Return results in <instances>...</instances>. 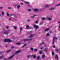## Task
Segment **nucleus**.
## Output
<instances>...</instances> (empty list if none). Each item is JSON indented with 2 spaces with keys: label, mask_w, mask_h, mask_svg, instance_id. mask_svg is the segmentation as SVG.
I'll return each instance as SVG.
<instances>
[{
  "label": "nucleus",
  "mask_w": 60,
  "mask_h": 60,
  "mask_svg": "<svg viewBox=\"0 0 60 60\" xmlns=\"http://www.w3.org/2000/svg\"><path fill=\"white\" fill-rule=\"evenodd\" d=\"M4 42H11L12 41L9 39H5L4 41Z\"/></svg>",
  "instance_id": "nucleus-1"
},
{
  "label": "nucleus",
  "mask_w": 60,
  "mask_h": 60,
  "mask_svg": "<svg viewBox=\"0 0 60 60\" xmlns=\"http://www.w3.org/2000/svg\"><path fill=\"white\" fill-rule=\"evenodd\" d=\"M21 52V51H16L15 52L14 55H16L17 54H19V53L20 52Z\"/></svg>",
  "instance_id": "nucleus-2"
},
{
  "label": "nucleus",
  "mask_w": 60,
  "mask_h": 60,
  "mask_svg": "<svg viewBox=\"0 0 60 60\" xmlns=\"http://www.w3.org/2000/svg\"><path fill=\"white\" fill-rule=\"evenodd\" d=\"M55 37H53V41L52 43V45H54V43H55Z\"/></svg>",
  "instance_id": "nucleus-3"
},
{
  "label": "nucleus",
  "mask_w": 60,
  "mask_h": 60,
  "mask_svg": "<svg viewBox=\"0 0 60 60\" xmlns=\"http://www.w3.org/2000/svg\"><path fill=\"white\" fill-rule=\"evenodd\" d=\"M34 27L36 29H38L39 28V26H37V25H36L35 24L34 25Z\"/></svg>",
  "instance_id": "nucleus-4"
},
{
  "label": "nucleus",
  "mask_w": 60,
  "mask_h": 60,
  "mask_svg": "<svg viewBox=\"0 0 60 60\" xmlns=\"http://www.w3.org/2000/svg\"><path fill=\"white\" fill-rule=\"evenodd\" d=\"M9 34V33L7 32H5L4 33V34Z\"/></svg>",
  "instance_id": "nucleus-5"
},
{
  "label": "nucleus",
  "mask_w": 60,
  "mask_h": 60,
  "mask_svg": "<svg viewBox=\"0 0 60 60\" xmlns=\"http://www.w3.org/2000/svg\"><path fill=\"white\" fill-rule=\"evenodd\" d=\"M50 6V5H45L44 6V7H49Z\"/></svg>",
  "instance_id": "nucleus-6"
},
{
  "label": "nucleus",
  "mask_w": 60,
  "mask_h": 60,
  "mask_svg": "<svg viewBox=\"0 0 60 60\" xmlns=\"http://www.w3.org/2000/svg\"><path fill=\"white\" fill-rule=\"evenodd\" d=\"M14 56V55H13L11 56L10 57L8 58V60L10 59H11V58H12Z\"/></svg>",
  "instance_id": "nucleus-7"
},
{
  "label": "nucleus",
  "mask_w": 60,
  "mask_h": 60,
  "mask_svg": "<svg viewBox=\"0 0 60 60\" xmlns=\"http://www.w3.org/2000/svg\"><path fill=\"white\" fill-rule=\"evenodd\" d=\"M34 36V35L32 34L30 35V36H29V37L30 38H32V37H33Z\"/></svg>",
  "instance_id": "nucleus-8"
},
{
  "label": "nucleus",
  "mask_w": 60,
  "mask_h": 60,
  "mask_svg": "<svg viewBox=\"0 0 60 60\" xmlns=\"http://www.w3.org/2000/svg\"><path fill=\"white\" fill-rule=\"evenodd\" d=\"M32 38H31V39H26V41H31V40H32Z\"/></svg>",
  "instance_id": "nucleus-9"
},
{
  "label": "nucleus",
  "mask_w": 60,
  "mask_h": 60,
  "mask_svg": "<svg viewBox=\"0 0 60 60\" xmlns=\"http://www.w3.org/2000/svg\"><path fill=\"white\" fill-rule=\"evenodd\" d=\"M48 49H44V51L45 52V53H47V52H48Z\"/></svg>",
  "instance_id": "nucleus-10"
},
{
  "label": "nucleus",
  "mask_w": 60,
  "mask_h": 60,
  "mask_svg": "<svg viewBox=\"0 0 60 60\" xmlns=\"http://www.w3.org/2000/svg\"><path fill=\"white\" fill-rule=\"evenodd\" d=\"M34 11H38V9H34Z\"/></svg>",
  "instance_id": "nucleus-11"
},
{
  "label": "nucleus",
  "mask_w": 60,
  "mask_h": 60,
  "mask_svg": "<svg viewBox=\"0 0 60 60\" xmlns=\"http://www.w3.org/2000/svg\"><path fill=\"white\" fill-rule=\"evenodd\" d=\"M55 58L56 59V58L58 59V55H56Z\"/></svg>",
  "instance_id": "nucleus-12"
},
{
  "label": "nucleus",
  "mask_w": 60,
  "mask_h": 60,
  "mask_svg": "<svg viewBox=\"0 0 60 60\" xmlns=\"http://www.w3.org/2000/svg\"><path fill=\"white\" fill-rule=\"evenodd\" d=\"M42 57L43 58H44L45 57V55L44 54H43L42 55Z\"/></svg>",
  "instance_id": "nucleus-13"
},
{
  "label": "nucleus",
  "mask_w": 60,
  "mask_h": 60,
  "mask_svg": "<svg viewBox=\"0 0 60 60\" xmlns=\"http://www.w3.org/2000/svg\"><path fill=\"white\" fill-rule=\"evenodd\" d=\"M17 4H13L15 8H16V6H17Z\"/></svg>",
  "instance_id": "nucleus-14"
},
{
  "label": "nucleus",
  "mask_w": 60,
  "mask_h": 60,
  "mask_svg": "<svg viewBox=\"0 0 60 60\" xmlns=\"http://www.w3.org/2000/svg\"><path fill=\"white\" fill-rule=\"evenodd\" d=\"M49 28H48L47 29H46L45 30V32H47V31H49Z\"/></svg>",
  "instance_id": "nucleus-15"
},
{
  "label": "nucleus",
  "mask_w": 60,
  "mask_h": 60,
  "mask_svg": "<svg viewBox=\"0 0 60 60\" xmlns=\"http://www.w3.org/2000/svg\"><path fill=\"white\" fill-rule=\"evenodd\" d=\"M4 56V55H2V56H0V59H1L2 58H3Z\"/></svg>",
  "instance_id": "nucleus-16"
},
{
  "label": "nucleus",
  "mask_w": 60,
  "mask_h": 60,
  "mask_svg": "<svg viewBox=\"0 0 60 60\" xmlns=\"http://www.w3.org/2000/svg\"><path fill=\"white\" fill-rule=\"evenodd\" d=\"M20 5H18V6H17V8L18 9H19V8H20Z\"/></svg>",
  "instance_id": "nucleus-17"
},
{
  "label": "nucleus",
  "mask_w": 60,
  "mask_h": 60,
  "mask_svg": "<svg viewBox=\"0 0 60 60\" xmlns=\"http://www.w3.org/2000/svg\"><path fill=\"white\" fill-rule=\"evenodd\" d=\"M22 29H23V28L22 27H21L20 28V33H21V31L22 30Z\"/></svg>",
  "instance_id": "nucleus-18"
},
{
  "label": "nucleus",
  "mask_w": 60,
  "mask_h": 60,
  "mask_svg": "<svg viewBox=\"0 0 60 60\" xmlns=\"http://www.w3.org/2000/svg\"><path fill=\"white\" fill-rule=\"evenodd\" d=\"M25 3H26V4H30V3L28 2L25 1Z\"/></svg>",
  "instance_id": "nucleus-19"
},
{
  "label": "nucleus",
  "mask_w": 60,
  "mask_h": 60,
  "mask_svg": "<svg viewBox=\"0 0 60 60\" xmlns=\"http://www.w3.org/2000/svg\"><path fill=\"white\" fill-rule=\"evenodd\" d=\"M11 51V50H8L6 51L7 53H9Z\"/></svg>",
  "instance_id": "nucleus-20"
},
{
  "label": "nucleus",
  "mask_w": 60,
  "mask_h": 60,
  "mask_svg": "<svg viewBox=\"0 0 60 60\" xmlns=\"http://www.w3.org/2000/svg\"><path fill=\"white\" fill-rule=\"evenodd\" d=\"M55 9V8H50V10H54Z\"/></svg>",
  "instance_id": "nucleus-21"
},
{
  "label": "nucleus",
  "mask_w": 60,
  "mask_h": 60,
  "mask_svg": "<svg viewBox=\"0 0 60 60\" xmlns=\"http://www.w3.org/2000/svg\"><path fill=\"white\" fill-rule=\"evenodd\" d=\"M26 44H25L24 45H23L22 46V48H24V47H25V46H26Z\"/></svg>",
  "instance_id": "nucleus-22"
},
{
  "label": "nucleus",
  "mask_w": 60,
  "mask_h": 60,
  "mask_svg": "<svg viewBox=\"0 0 60 60\" xmlns=\"http://www.w3.org/2000/svg\"><path fill=\"white\" fill-rule=\"evenodd\" d=\"M30 50H32V51H34V49L32 47H31L30 48Z\"/></svg>",
  "instance_id": "nucleus-23"
},
{
  "label": "nucleus",
  "mask_w": 60,
  "mask_h": 60,
  "mask_svg": "<svg viewBox=\"0 0 60 60\" xmlns=\"http://www.w3.org/2000/svg\"><path fill=\"white\" fill-rule=\"evenodd\" d=\"M52 55H54V52L53 51L52 52Z\"/></svg>",
  "instance_id": "nucleus-24"
},
{
  "label": "nucleus",
  "mask_w": 60,
  "mask_h": 60,
  "mask_svg": "<svg viewBox=\"0 0 60 60\" xmlns=\"http://www.w3.org/2000/svg\"><path fill=\"white\" fill-rule=\"evenodd\" d=\"M2 14L3 15H4V12L2 11Z\"/></svg>",
  "instance_id": "nucleus-25"
},
{
  "label": "nucleus",
  "mask_w": 60,
  "mask_h": 60,
  "mask_svg": "<svg viewBox=\"0 0 60 60\" xmlns=\"http://www.w3.org/2000/svg\"><path fill=\"white\" fill-rule=\"evenodd\" d=\"M39 53L40 54H41L42 53V52L40 51V52H39Z\"/></svg>",
  "instance_id": "nucleus-26"
},
{
  "label": "nucleus",
  "mask_w": 60,
  "mask_h": 60,
  "mask_svg": "<svg viewBox=\"0 0 60 60\" xmlns=\"http://www.w3.org/2000/svg\"><path fill=\"white\" fill-rule=\"evenodd\" d=\"M46 35L47 36H49V33H47Z\"/></svg>",
  "instance_id": "nucleus-27"
},
{
  "label": "nucleus",
  "mask_w": 60,
  "mask_h": 60,
  "mask_svg": "<svg viewBox=\"0 0 60 60\" xmlns=\"http://www.w3.org/2000/svg\"><path fill=\"white\" fill-rule=\"evenodd\" d=\"M11 48L12 49H14V46H12L11 47Z\"/></svg>",
  "instance_id": "nucleus-28"
},
{
  "label": "nucleus",
  "mask_w": 60,
  "mask_h": 60,
  "mask_svg": "<svg viewBox=\"0 0 60 60\" xmlns=\"http://www.w3.org/2000/svg\"><path fill=\"white\" fill-rule=\"evenodd\" d=\"M16 44H19V45H20V44H21V43H16Z\"/></svg>",
  "instance_id": "nucleus-29"
},
{
  "label": "nucleus",
  "mask_w": 60,
  "mask_h": 60,
  "mask_svg": "<svg viewBox=\"0 0 60 60\" xmlns=\"http://www.w3.org/2000/svg\"><path fill=\"white\" fill-rule=\"evenodd\" d=\"M39 58H40V56H38L37 58V60H39Z\"/></svg>",
  "instance_id": "nucleus-30"
},
{
  "label": "nucleus",
  "mask_w": 60,
  "mask_h": 60,
  "mask_svg": "<svg viewBox=\"0 0 60 60\" xmlns=\"http://www.w3.org/2000/svg\"><path fill=\"white\" fill-rule=\"evenodd\" d=\"M35 22L36 24H38V21H35Z\"/></svg>",
  "instance_id": "nucleus-31"
},
{
  "label": "nucleus",
  "mask_w": 60,
  "mask_h": 60,
  "mask_svg": "<svg viewBox=\"0 0 60 60\" xmlns=\"http://www.w3.org/2000/svg\"><path fill=\"white\" fill-rule=\"evenodd\" d=\"M59 5H60V4H58L57 5H55L56 6H59Z\"/></svg>",
  "instance_id": "nucleus-32"
},
{
  "label": "nucleus",
  "mask_w": 60,
  "mask_h": 60,
  "mask_svg": "<svg viewBox=\"0 0 60 60\" xmlns=\"http://www.w3.org/2000/svg\"><path fill=\"white\" fill-rule=\"evenodd\" d=\"M28 11H31V10L30 9H29L27 10Z\"/></svg>",
  "instance_id": "nucleus-33"
},
{
  "label": "nucleus",
  "mask_w": 60,
  "mask_h": 60,
  "mask_svg": "<svg viewBox=\"0 0 60 60\" xmlns=\"http://www.w3.org/2000/svg\"><path fill=\"white\" fill-rule=\"evenodd\" d=\"M7 16H8V17H9V13L8 12L7 13Z\"/></svg>",
  "instance_id": "nucleus-34"
},
{
  "label": "nucleus",
  "mask_w": 60,
  "mask_h": 60,
  "mask_svg": "<svg viewBox=\"0 0 60 60\" xmlns=\"http://www.w3.org/2000/svg\"><path fill=\"white\" fill-rule=\"evenodd\" d=\"M51 19L50 18H49L48 19V20L49 21H50V20H51Z\"/></svg>",
  "instance_id": "nucleus-35"
},
{
  "label": "nucleus",
  "mask_w": 60,
  "mask_h": 60,
  "mask_svg": "<svg viewBox=\"0 0 60 60\" xmlns=\"http://www.w3.org/2000/svg\"><path fill=\"white\" fill-rule=\"evenodd\" d=\"M27 6H28L29 7H31V5H27Z\"/></svg>",
  "instance_id": "nucleus-36"
},
{
  "label": "nucleus",
  "mask_w": 60,
  "mask_h": 60,
  "mask_svg": "<svg viewBox=\"0 0 60 60\" xmlns=\"http://www.w3.org/2000/svg\"><path fill=\"white\" fill-rule=\"evenodd\" d=\"M36 57V56L35 55H34L33 56V58H35Z\"/></svg>",
  "instance_id": "nucleus-37"
},
{
  "label": "nucleus",
  "mask_w": 60,
  "mask_h": 60,
  "mask_svg": "<svg viewBox=\"0 0 60 60\" xmlns=\"http://www.w3.org/2000/svg\"><path fill=\"white\" fill-rule=\"evenodd\" d=\"M45 19L44 18H43L42 19V20H45Z\"/></svg>",
  "instance_id": "nucleus-38"
},
{
  "label": "nucleus",
  "mask_w": 60,
  "mask_h": 60,
  "mask_svg": "<svg viewBox=\"0 0 60 60\" xmlns=\"http://www.w3.org/2000/svg\"><path fill=\"white\" fill-rule=\"evenodd\" d=\"M27 57H28V58H30V55H28L27 56Z\"/></svg>",
  "instance_id": "nucleus-39"
},
{
  "label": "nucleus",
  "mask_w": 60,
  "mask_h": 60,
  "mask_svg": "<svg viewBox=\"0 0 60 60\" xmlns=\"http://www.w3.org/2000/svg\"><path fill=\"white\" fill-rule=\"evenodd\" d=\"M29 26H26V27L27 28H29Z\"/></svg>",
  "instance_id": "nucleus-40"
},
{
  "label": "nucleus",
  "mask_w": 60,
  "mask_h": 60,
  "mask_svg": "<svg viewBox=\"0 0 60 60\" xmlns=\"http://www.w3.org/2000/svg\"><path fill=\"white\" fill-rule=\"evenodd\" d=\"M42 23H40L39 24V25H40V26H41V25H42Z\"/></svg>",
  "instance_id": "nucleus-41"
},
{
  "label": "nucleus",
  "mask_w": 60,
  "mask_h": 60,
  "mask_svg": "<svg viewBox=\"0 0 60 60\" xmlns=\"http://www.w3.org/2000/svg\"><path fill=\"white\" fill-rule=\"evenodd\" d=\"M30 20H27V22H30Z\"/></svg>",
  "instance_id": "nucleus-42"
},
{
  "label": "nucleus",
  "mask_w": 60,
  "mask_h": 60,
  "mask_svg": "<svg viewBox=\"0 0 60 60\" xmlns=\"http://www.w3.org/2000/svg\"><path fill=\"white\" fill-rule=\"evenodd\" d=\"M11 8L10 7H8V9H11Z\"/></svg>",
  "instance_id": "nucleus-43"
},
{
  "label": "nucleus",
  "mask_w": 60,
  "mask_h": 60,
  "mask_svg": "<svg viewBox=\"0 0 60 60\" xmlns=\"http://www.w3.org/2000/svg\"><path fill=\"white\" fill-rule=\"evenodd\" d=\"M14 28L16 30V29H17V27H16V26L14 27Z\"/></svg>",
  "instance_id": "nucleus-44"
},
{
  "label": "nucleus",
  "mask_w": 60,
  "mask_h": 60,
  "mask_svg": "<svg viewBox=\"0 0 60 60\" xmlns=\"http://www.w3.org/2000/svg\"><path fill=\"white\" fill-rule=\"evenodd\" d=\"M34 51H37V49H34Z\"/></svg>",
  "instance_id": "nucleus-45"
},
{
  "label": "nucleus",
  "mask_w": 60,
  "mask_h": 60,
  "mask_svg": "<svg viewBox=\"0 0 60 60\" xmlns=\"http://www.w3.org/2000/svg\"><path fill=\"white\" fill-rule=\"evenodd\" d=\"M31 18H34V16H31Z\"/></svg>",
  "instance_id": "nucleus-46"
},
{
  "label": "nucleus",
  "mask_w": 60,
  "mask_h": 60,
  "mask_svg": "<svg viewBox=\"0 0 60 60\" xmlns=\"http://www.w3.org/2000/svg\"><path fill=\"white\" fill-rule=\"evenodd\" d=\"M42 45V44H41V43H40L39 45H40V46H41V45Z\"/></svg>",
  "instance_id": "nucleus-47"
},
{
  "label": "nucleus",
  "mask_w": 60,
  "mask_h": 60,
  "mask_svg": "<svg viewBox=\"0 0 60 60\" xmlns=\"http://www.w3.org/2000/svg\"><path fill=\"white\" fill-rule=\"evenodd\" d=\"M29 33H30V34H31V33H32V31H29Z\"/></svg>",
  "instance_id": "nucleus-48"
},
{
  "label": "nucleus",
  "mask_w": 60,
  "mask_h": 60,
  "mask_svg": "<svg viewBox=\"0 0 60 60\" xmlns=\"http://www.w3.org/2000/svg\"><path fill=\"white\" fill-rule=\"evenodd\" d=\"M56 51H58L59 49H56Z\"/></svg>",
  "instance_id": "nucleus-49"
},
{
  "label": "nucleus",
  "mask_w": 60,
  "mask_h": 60,
  "mask_svg": "<svg viewBox=\"0 0 60 60\" xmlns=\"http://www.w3.org/2000/svg\"><path fill=\"white\" fill-rule=\"evenodd\" d=\"M7 59H8L6 58H5L4 59V60H7Z\"/></svg>",
  "instance_id": "nucleus-50"
},
{
  "label": "nucleus",
  "mask_w": 60,
  "mask_h": 60,
  "mask_svg": "<svg viewBox=\"0 0 60 60\" xmlns=\"http://www.w3.org/2000/svg\"><path fill=\"white\" fill-rule=\"evenodd\" d=\"M13 14H12L10 15V16H13Z\"/></svg>",
  "instance_id": "nucleus-51"
},
{
  "label": "nucleus",
  "mask_w": 60,
  "mask_h": 60,
  "mask_svg": "<svg viewBox=\"0 0 60 60\" xmlns=\"http://www.w3.org/2000/svg\"><path fill=\"white\" fill-rule=\"evenodd\" d=\"M20 4H22V5H23V3H21Z\"/></svg>",
  "instance_id": "nucleus-52"
},
{
  "label": "nucleus",
  "mask_w": 60,
  "mask_h": 60,
  "mask_svg": "<svg viewBox=\"0 0 60 60\" xmlns=\"http://www.w3.org/2000/svg\"><path fill=\"white\" fill-rule=\"evenodd\" d=\"M0 9H3V7H0Z\"/></svg>",
  "instance_id": "nucleus-53"
},
{
  "label": "nucleus",
  "mask_w": 60,
  "mask_h": 60,
  "mask_svg": "<svg viewBox=\"0 0 60 60\" xmlns=\"http://www.w3.org/2000/svg\"><path fill=\"white\" fill-rule=\"evenodd\" d=\"M26 39H24V40H23V41H26Z\"/></svg>",
  "instance_id": "nucleus-54"
},
{
  "label": "nucleus",
  "mask_w": 60,
  "mask_h": 60,
  "mask_svg": "<svg viewBox=\"0 0 60 60\" xmlns=\"http://www.w3.org/2000/svg\"><path fill=\"white\" fill-rule=\"evenodd\" d=\"M40 49H41V50H42V49H43V48H40Z\"/></svg>",
  "instance_id": "nucleus-55"
},
{
  "label": "nucleus",
  "mask_w": 60,
  "mask_h": 60,
  "mask_svg": "<svg viewBox=\"0 0 60 60\" xmlns=\"http://www.w3.org/2000/svg\"><path fill=\"white\" fill-rule=\"evenodd\" d=\"M58 23L59 24V23H60V21H58Z\"/></svg>",
  "instance_id": "nucleus-56"
},
{
  "label": "nucleus",
  "mask_w": 60,
  "mask_h": 60,
  "mask_svg": "<svg viewBox=\"0 0 60 60\" xmlns=\"http://www.w3.org/2000/svg\"><path fill=\"white\" fill-rule=\"evenodd\" d=\"M34 56V54H33V55H31V57H32V56Z\"/></svg>",
  "instance_id": "nucleus-57"
},
{
  "label": "nucleus",
  "mask_w": 60,
  "mask_h": 60,
  "mask_svg": "<svg viewBox=\"0 0 60 60\" xmlns=\"http://www.w3.org/2000/svg\"><path fill=\"white\" fill-rule=\"evenodd\" d=\"M53 47L54 48H55V45H53Z\"/></svg>",
  "instance_id": "nucleus-58"
},
{
  "label": "nucleus",
  "mask_w": 60,
  "mask_h": 60,
  "mask_svg": "<svg viewBox=\"0 0 60 60\" xmlns=\"http://www.w3.org/2000/svg\"><path fill=\"white\" fill-rule=\"evenodd\" d=\"M6 28L7 29H8V28H9V27H6Z\"/></svg>",
  "instance_id": "nucleus-59"
},
{
  "label": "nucleus",
  "mask_w": 60,
  "mask_h": 60,
  "mask_svg": "<svg viewBox=\"0 0 60 60\" xmlns=\"http://www.w3.org/2000/svg\"><path fill=\"white\" fill-rule=\"evenodd\" d=\"M49 18V17H46V19H48Z\"/></svg>",
  "instance_id": "nucleus-60"
},
{
  "label": "nucleus",
  "mask_w": 60,
  "mask_h": 60,
  "mask_svg": "<svg viewBox=\"0 0 60 60\" xmlns=\"http://www.w3.org/2000/svg\"><path fill=\"white\" fill-rule=\"evenodd\" d=\"M33 28L32 27H30V29H32V28Z\"/></svg>",
  "instance_id": "nucleus-61"
},
{
  "label": "nucleus",
  "mask_w": 60,
  "mask_h": 60,
  "mask_svg": "<svg viewBox=\"0 0 60 60\" xmlns=\"http://www.w3.org/2000/svg\"><path fill=\"white\" fill-rule=\"evenodd\" d=\"M42 44L43 45H44V42H43Z\"/></svg>",
  "instance_id": "nucleus-62"
},
{
  "label": "nucleus",
  "mask_w": 60,
  "mask_h": 60,
  "mask_svg": "<svg viewBox=\"0 0 60 60\" xmlns=\"http://www.w3.org/2000/svg\"><path fill=\"white\" fill-rule=\"evenodd\" d=\"M56 40L57 38L56 37H55Z\"/></svg>",
  "instance_id": "nucleus-63"
},
{
  "label": "nucleus",
  "mask_w": 60,
  "mask_h": 60,
  "mask_svg": "<svg viewBox=\"0 0 60 60\" xmlns=\"http://www.w3.org/2000/svg\"><path fill=\"white\" fill-rule=\"evenodd\" d=\"M34 16H36V15H34Z\"/></svg>",
  "instance_id": "nucleus-64"
}]
</instances>
